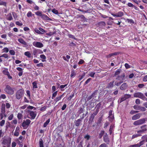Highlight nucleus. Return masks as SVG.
I'll return each mask as SVG.
<instances>
[{"instance_id": "obj_1", "label": "nucleus", "mask_w": 147, "mask_h": 147, "mask_svg": "<svg viewBox=\"0 0 147 147\" xmlns=\"http://www.w3.org/2000/svg\"><path fill=\"white\" fill-rule=\"evenodd\" d=\"M124 76H119L116 78L117 80L115 82V85L116 86H119L123 82L122 80L124 78Z\"/></svg>"}, {"instance_id": "obj_2", "label": "nucleus", "mask_w": 147, "mask_h": 147, "mask_svg": "<svg viewBox=\"0 0 147 147\" xmlns=\"http://www.w3.org/2000/svg\"><path fill=\"white\" fill-rule=\"evenodd\" d=\"M4 90L7 93L9 94H13L14 93L13 88L8 85L6 86Z\"/></svg>"}, {"instance_id": "obj_3", "label": "nucleus", "mask_w": 147, "mask_h": 147, "mask_svg": "<svg viewBox=\"0 0 147 147\" xmlns=\"http://www.w3.org/2000/svg\"><path fill=\"white\" fill-rule=\"evenodd\" d=\"M11 142V139L9 137H7L3 140L2 144L5 145H6L7 147H9Z\"/></svg>"}, {"instance_id": "obj_4", "label": "nucleus", "mask_w": 147, "mask_h": 147, "mask_svg": "<svg viewBox=\"0 0 147 147\" xmlns=\"http://www.w3.org/2000/svg\"><path fill=\"white\" fill-rule=\"evenodd\" d=\"M24 93V90L20 89L17 91L16 93V97L18 99H20L23 96Z\"/></svg>"}, {"instance_id": "obj_5", "label": "nucleus", "mask_w": 147, "mask_h": 147, "mask_svg": "<svg viewBox=\"0 0 147 147\" xmlns=\"http://www.w3.org/2000/svg\"><path fill=\"white\" fill-rule=\"evenodd\" d=\"M134 97L139 98L143 100L145 99V96L144 94L140 92H137L134 93Z\"/></svg>"}, {"instance_id": "obj_6", "label": "nucleus", "mask_w": 147, "mask_h": 147, "mask_svg": "<svg viewBox=\"0 0 147 147\" xmlns=\"http://www.w3.org/2000/svg\"><path fill=\"white\" fill-rule=\"evenodd\" d=\"M147 129H142L140 130L137 131L138 134H135L133 135L132 137V139H134L136 138L138 136H141V134L144 133Z\"/></svg>"}, {"instance_id": "obj_7", "label": "nucleus", "mask_w": 147, "mask_h": 147, "mask_svg": "<svg viewBox=\"0 0 147 147\" xmlns=\"http://www.w3.org/2000/svg\"><path fill=\"white\" fill-rule=\"evenodd\" d=\"M146 121V120L144 118L141 119L134 121V124L136 125H139L144 123Z\"/></svg>"}, {"instance_id": "obj_8", "label": "nucleus", "mask_w": 147, "mask_h": 147, "mask_svg": "<svg viewBox=\"0 0 147 147\" xmlns=\"http://www.w3.org/2000/svg\"><path fill=\"white\" fill-rule=\"evenodd\" d=\"M131 96V95H130L126 94L123 96H122L121 98H119L118 100V102L120 103H121L123 101L130 98Z\"/></svg>"}, {"instance_id": "obj_9", "label": "nucleus", "mask_w": 147, "mask_h": 147, "mask_svg": "<svg viewBox=\"0 0 147 147\" xmlns=\"http://www.w3.org/2000/svg\"><path fill=\"white\" fill-rule=\"evenodd\" d=\"M32 44L35 47L41 48L43 47V45L41 42H39L34 41L33 42Z\"/></svg>"}, {"instance_id": "obj_10", "label": "nucleus", "mask_w": 147, "mask_h": 147, "mask_svg": "<svg viewBox=\"0 0 147 147\" xmlns=\"http://www.w3.org/2000/svg\"><path fill=\"white\" fill-rule=\"evenodd\" d=\"M31 122V121L30 119H27L26 121H23L22 125L24 127H27Z\"/></svg>"}, {"instance_id": "obj_11", "label": "nucleus", "mask_w": 147, "mask_h": 147, "mask_svg": "<svg viewBox=\"0 0 147 147\" xmlns=\"http://www.w3.org/2000/svg\"><path fill=\"white\" fill-rule=\"evenodd\" d=\"M29 112L30 115L31 117V118H30L28 117V118H31L32 119H34L36 115V112L32 111H30Z\"/></svg>"}, {"instance_id": "obj_12", "label": "nucleus", "mask_w": 147, "mask_h": 147, "mask_svg": "<svg viewBox=\"0 0 147 147\" xmlns=\"http://www.w3.org/2000/svg\"><path fill=\"white\" fill-rule=\"evenodd\" d=\"M18 40L19 42L24 45L23 46V47H26L28 46L27 43L25 42L23 39L19 38Z\"/></svg>"}, {"instance_id": "obj_13", "label": "nucleus", "mask_w": 147, "mask_h": 147, "mask_svg": "<svg viewBox=\"0 0 147 147\" xmlns=\"http://www.w3.org/2000/svg\"><path fill=\"white\" fill-rule=\"evenodd\" d=\"M42 53L43 52L40 49H35L33 51V54L34 55H36L38 53Z\"/></svg>"}, {"instance_id": "obj_14", "label": "nucleus", "mask_w": 147, "mask_h": 147, "mask_svg": "<svg viewBox=\"0 0 147 147\" xmlns=\"http://www.w3.org/2000/svg\"><path fill=\"white\" fill-rule=\"evenodd\" d=\"M103 140L107 144H108L109 142V140L107 134L105 133L103 136Z\"/></svg>"}, {"instance_id": "obj_15", "label": "nucleus", "mask_w": 147, "mask_h": 147, "mask_svg": "<svg viewBox=\"0 0 147 147\" xmlns=\"http://www.w3.org/2000/svg\"><path fill=\"white\" fill-rule=\"evenodd\" d=\"M142 114L140 113H138L134 115L132 118V120H136L139 119L140 117Z\"/></svg>"}, {"instance_id": "obj_16", "label": "nucleus", "mask_w": 147, "mask_h": 147, "mask_svg": "<svg viewBox=\"0 0 147 147\" xmlns=\"http://www.w3.org/2000/svg\"><path fill=\"white\" fill-rule=\"evenodd\" d=\"M41 18L43 20H51V18H49L47 15L44 14H42L41 16Z\"/></svg>"}, {"instance_id": "obj_17", "label": "nucleus", "mask_w": 147, "mask_h": 147, "mask_svg": "<svg viewBox=\"0 0 147 147\" xmlns=\"http://www.w3.org/2000/svg\"><path fill=\"white\" fill-rule=\"evenodd\" d=\"M127 87V85L126 83H123L121 85L120 88L121 90H125Z\"/></svg>"}, {"instance_id": "obj_18", "label": "nucleus", "mask_w": 147, "mask_h": 147, "mask_svg": "<svg viewBox=\"0 0 147 147\" xmlns=\"http://www.w3.org/2000/svg\"><path fill=\"white\" fill-rule=\"evenodd\" d=\"M37 82L36 81H35L32 82V84L33 85V90H35V89L38 88L37 85Z\"/></svg>"}, {"instance_id": "obj_19", "label": "nucleus", "mask_w": 147, "mask_h": 147, "mask_svg": "<svg viewBox=\"0 0 147 147\" xmlns=\"http://www.w3.org/2000/svg\"><path fill=\"white\" fill-rule=\"evenodd\" d=\"M82 119H78L76 121V122L75 123V125L77 126H78L80 125V124L82 121Z\"/></svg>"}, {"instance_id": "obj_20", "label": "nucleus", "mask_w": 147, "mask_h": 147, "mask_svg": "<svg viewBox=\"0 0 147 147\" xmlns=\"http://www.w3.org/2000/svg\"><path fill=\"white\" fill-rule=\"evenodd\" d=\"M63 94H62L59 96H58L54 100L56 102H57L59 101L63 97Z\"/></svg>"}, {"instance_id": "obj_21", "label": "nucleus", "mask_w": 147, "mask_h": 147, "mask_svg": "<svg viewBox=\"0 0 147 147\" xmlns=\"http://www.w3.org/2000/svg\"><path fill=\"white\" fill-rule=\"evenodd\" d=\"M24 55L28 58H30L31 57V54L30 52L28 51L24 52Z\"/></svg>"}, {"instance_id": "obj_22", "label": "nucleus", "mask_w": 147, "mask_h": 147, "mask_svg": "<svg viewBox=\"0 0 147 147\" xmlns=\"http://www.w3.org/2000/svg\"><path fill=\"white\" fill-rule=\"evenodd\" d=\"M43 142L42 140L40 138V139L39 143V147H44L43 146Z\"/></svg>"}, {"instance_id": "obj_23", "label": "nucleus", "mask_w": 147, "mask_h": 147, "mask_svg": "<svg viewBox=\"0 0 147 147\" xmlns=\"http://www.w3.org/2000/svg\"><path fill=\"white\" fill-rule=\"evenodd\" d=\"M3 73L4 74L6 75H9V72L8 71V69H6L5 70L3 71Z\"/></svg>"}, {"instance_id": "obj_24", "label": "nucleus", "mask_w": 147, "mask_h": 147, "mask_svg": "<svg viewBox=\"0 0 147 147\" xmlns=\"http://www.w3.org/2000/svg\"><path fill=\"white\" fill-rule=\"evenodd\" d=\"M70 56L69 55H67L66 57L63 56V59L67 62L69 61V59L70 58Z\"/></svg>"}, {"instance_id": "obj_25", "label": "nucleus", "mask_w": 147, "mask_h": 147, "mask_svg": "<svg viewBox=\"0 0 147 147\" xmlns=\"http://www.w3.org/2000/svg\"><path fill=\"white\" fill-rule=\"evenodd\" d=\"M114 81L110 82L108 84L107 87L108 88H112L113 87L114 85L113 83Z\"/></svg>"}, {"instance_id": "obj_26", "label": "nucleus", "mask_w": 147, "mask_h": 147, "mask_svg": "<svg viewBox=\"0 0 147 147\" xmlns=\"http://www.w3.org/2000/svg\"><path fill=\"white\" fill-rule=\"evenodd\" d=\"M95 116L94 115L92 114L90 117V118L89 119V121L91 122L94 119V117Z\"/></svg>"}, {"instance_id": "obj_27", "label": "nucleus", "mask_w": 147, "mask_h": 147, "mask_svg": "<svg viewBox=\"0 0 147 147\" xmlns=\"http://www.w3.org/2000/svg\"><path fill=\"white\" fill-rule=\"evenodd\" d=\"M50 121V119H47V120L44 123V125H43V127H46L47 125L49 123Z\"/></svg>"}, {"instance_id": "obj_28", "label": "nucleus", "mask_w": 147, "mask_h": 147, "mask_svg": "<svg viewBox=\"0 0 147 147\" xmlns=\"http://www.w3.org/2000/svg\"><path fill=\"white\" fill-rule=\"evenodd\" d=\"M19 131V129H16L14 133V135L16 136H18Z\"/></svg>"}, {"instance_id": "obj_29", "label": "nucleus", "mask_w": 147, "mask_h": 147, "mask_svg": "<svg viewBox=\"0 0 147 147\" xmlns=\"http://www.w3.org/2000/svg\"><path fill=\"white\" fill-rule=\"evenodd\" d=\"M23 117V115L20 113H18L17 115V117L18 119H22Z\"/></svg>"}, {"instance_id": "obj_30", "label": "nucleus", "mask_w": 147, "mask_h": 147, "mask_svg": "<svg viewBox=\"0 0 147 147\" xmlns=\"http://www.w3.org/2000/svg\"><path fill=\"white\" fill-rule=\"evenodd\" d=\"M117 17H121L123 15V13L122 11H119L117 13Z\"/></svg>"}, {"instance_id": "obj_31", "label": "nucleus", "mask_w": 147, "mask_h": 147, "mask_svg": "<svg viewBox=\"0 0 147 147\" xmlns=\"http://www.w3.org/2000/svg\"><path fill=\"white\" fill-rule=\"evenodd\" d=\"M13 18L12 17L11 15V13H9L7 15V20L10 21L12 20Z\"/></svg>"}, {"instance_id": "obj_32", "label": "nucleus", "mask_w": 147, "mask_h": 147, "mask_svg": "<svg viewBox=\"0 0 147 147\" xmlns=\"http://www.w3.org/2000/svg\"><path fill=\"white\" fill-rule=\"evenodd\" d=\"M108 118L109 120L111 122L113 121L114 119V116H109Z\"/></svg>"}, {"instance_id": "obj_33", "label": "nucleus", "mask_w": 147, "mask_h": 147, "mask_svg": "<svg viewBox=\"0 0 147 147\" xmlns=\"http://www.w3.org/2000/svg\"><path fill=\"white\" fill-rule=\"evenodd\" d=\"M121 70V69H118L117 70L115 74V76L118 75L120 73Z\"/></svg>"}, {"instance_id": "obj_34", "label": "nucleus", "mask_w": 147, "mask_h": 147, "mask_svg": "<svg viewBox=\"0 0 147 147\" xmlns=\"http://www.w3.org/2000/svg\"><path fill=\"white\" fill-rule=\"evenodd\" d=\"M56 33V32L55 31L53 32H50L49 33H47L46 34L47 35V36H51L55 34Z\"/></svg>"}, {"instance_id": "obj_35", "label": "nucleus", "mask_w": 147, "mask_h": 147, "mask_svg": "<svg viewBox=\"0 0 147 147\" xmlns=\"http://www.w3.org/2000/svg\"><path fill=\"white\" fill-rule=\"evenodd\" d=\"M139 110L142 111H146V109L144 107L140 106Z\"/></svg>"}, {"instance_id": "obj_36", "label": "nucleus", "mask_w": 147, "mask_h": 147, "mask_svg": "<svg viewBox=\"0 0 147 147\" xmlns=\"http://www.w3.org/2000/svg\"><path fill=\"white\" fill-rule=\"evenodd\" d=\"M35 13L36 15H37L38 16H40L41 17V16L42 14V12L40 11H38L36 12Z\"/></svg>"}, {"instance_id": "obj_37", "label": "nucleus", "mask_w": 147, "mask_h": 147, "mask_svg": "<svg viewBox=\"0 0 147 147\" xmlns=\"http://www.w3.org/2000/svg\"><path fill=\"white\" fill-rule=\"evenodd\" d=\"M4 116L5 117H6V115L5 114H3L2 113H0V119L1 120L2 119L3 117Z\"/></svg>"}, {"instance_id": "obj_38", "label": "nucleus", "mask_w": 147, "mask_h": 147, "mask_svg": "<svg viewBox=\"0 0 147 147\" xmlns=\"http://www.w3.org/2000/svg\"><path fill=\"white\" fill-rule=\"evenodd\" d=\"M95 74L94 72H91L89 73V75L92 78H94Z\"/></svg>"}, {"instance_id": "obj_39", "label": "nucleus", "mask_w": 147, "mask_h": 147, "mask_svg": "<svg viewBox=\"0 0 147 147\" xmlns=\"http://www.w3.org/2000/svg\"><path fill=\"white\" fill-rule=\"evenodd\" d=\"M105 132L104 131H102L101 132H100V133L99 134V137L100 138H101L102 136H103V135L104 134H105Z\"/></svg>"}, {"instance_id": "obj_40", "label": "nucleus", "mask_w": 147, "mask_h": 147, "mask_svg": "<svg viewBox=\"0 0 147 147\" xmlns=\"http://www.w3.org/2000/svg\"><path fill=\"white\" fill-rule=\"evenodd\" d=\"M145 140H143L140 141L139 143H138L139 147H140L144 144Z\"/></svg>"}, {"instance_id": "obj_41", "label": "nucleus", "mask_w": 147, "mask_h": 147, "mask_svg": "<svg viewBox=\"0 0 147 147\" xmlns=\"http://www.w3.org/2000/svg\"><path fill=\"white\" fill-rule=\"evenodd\" d=\"M0 5H3L6 6V3L5 2L3 1L0 0Z\"/></svg>"}, {"instance_id": "obj_42", "label": "nucleus", "mask_w": 147, "mask_h": 147, "mask_svg": "<svg viewBox=\"0 0 147 147\" xmlns=\"http://www.w3.org/2000/svg\"><path fill=\"white\" fill-rule=\"evenodd\" d=\"M57 91H56L54 92L52 94V96L51 97V98L52 99H53L54 98L57 96Z\"/></svg>"}, {"instance_id": "obj_43", "label": "nucleus", "mask_w": 147, "mask_h": 147, "mask_svg": "<svg viewBox=\"0 0 147 147\" xmlns=\"http://www.w3.org/2000/svg\"><path fill=\"white\" fill-rule=\"evenodd\" d=\"M34 31L35 32L38 34H42L43 33L41 32L40 30H38L37 29H36L34 30Z\"/></svg>"}, {"instance_id": "obj_44", "label": "nucleus", "mask_w": 147, "mask_h": 147, "mask_svg": "<svg viewBox=\"0 0 147 147\" xmlns=\"http://www.w3.org/2000/svg\"><path fill=\"white\" fill-rule=\"evenodd\" d=\"M52 12L56 14H58V11L54 8L52 10Z\"/></svg>"}, {"instance_id": "obj_45", "label": "nucleus", "mask_w": 147, "mask_h": 147, "mask_svg": "<svg viewBox=\"0 0 147 147\" xmlns=\"http://www.w3.org/2000/svg\"><path fill=\"white\" fill-rule=\"evenodd\" d=\"M32 13L31 11H29L28 12V13L27 14V16L28 17H30L32 16Z\"/></svg>"}, {"instance_id": "obj_46", "label": "nucleus", "mask_w": 147, "mask_h": 147, "mask_svg": "<svg viewBox=\"0 0 147 147\" xmlns=\"http://www.w3.org/2000/svg\"><path fill=\"white\" fill-rule=\"evenodd\" d=\"M74 96V93H73V94H71V95L68 98L67 100H70Z\"/></svg>"}, {"instance_id": "obj_47", "label": "nucleus", "mask_w": 147, "mask_h": 147, "mask_svg": "<svg viewBox=\"0 0 147 147\" xmlns=\"http://www.w3.org/2000/svg\"><path fill=\"white\" fill-rule=\"evenodd\" d=\"M99 24L100 26H105V23L104 22H101L99 23Z\"/></svg>"}, {"instance_id": "obj_48", "label": "nucleus", "mask_w": 147, "mask_h": 147, "mask_svg": "<svg viewBox=\"0 0 147 147\" xmlns=\"http://www.w3.org/2000/svg\"><path fill=\"white\" fill-rule=\"evenodd\" d=\"M9 52L10 54L11 55H15V51L13 50H10L9 51Z\"/></svg>"}, {"instance_id": "obj_49", "label": "nucleus", "mask_w": 147, "mask_h": 147, "mask_svg": "<svg viewBox=\"0 0 147 147\" xmlns=\"http://www.w3.org/2000/svg\"><path fill=\"white\" fill-rule=\"evenodd\" d=\"M76 75V73L74 70H72L71 71V74L70 75L71 77H72L74 76H75Z\"/></svg>"}, {"instance_id": "obj_50", "label": "nucleus", "mask_w": 147, "mask_h": 147, "mask_svg": "<svg viewBox=\"0 0 147 147\" xmlns=\"http://www.w3.org/2000/svg\"><path fill=\"white\" fill-rule=\"evenodd\" d=\"M139 112V111H137L132 110L130 112V113L131 114H134L137 113Z\"/></svg>"}, {"instance_id": "obj_51", "label": "nucleus", "mask_w": 147, "mask_h": 147, "mask_svg": "<svg viewBox=\"0 0 147 147\" xmlns=\"http://www.w3.org/2000/svg\"><path fill=\"white\" fill-rule=\"evenodd\" d=\"M5 104H3L2 105L1 110V111H5Z\"/></svg>"}, {"instance_id": "obj_52", "label": "nucleus", "mask_w": 147, "mask_h": 147, "mask_svg": "<svg viewBox=\"0 0 147 147\" xmlns=\"http://www.w3.org/2000/svg\"><path fill=\"white\" fill-rule=\"evenodd\" d=\"M13 117V114H11L9 116L8 119L9 120H11Z\"/></svg>"}, {"instance_id": "obj_53", "label": "nucleus", "mask_w": 147, "mask_h": 147, "mask_svg": "<svg viewBox=\"0 0 147 147\" xmlns=\"http://www.w3.org/2000/svg\"><path fill=\"white\" fill-rule=\"evenodd\" d=\"M128 147H140L138 144L134 145H131Z\"/></svg>"}, {"instance_id": "obj_54", "label": "nucleus", "mask_w": 147, "mask_h": 147, "mask_svg": "<svg viewBox=\"0 0 147 147\" xmlns=\"http://www.w3.org/2000/svg\"><path fill=\"white\" fill-rule=\"evenodd\" d=\"M99 147H108L107 145L105 143H103L100 144Z\"/></svg>"}, {"instance_id": "obj_55", "label": "nucleus", "mask_w": 147, "mask_h": 147, "mask_svg": "<svg viewBox=\"0 0 147 147\" xmlns=\"http://www.w3.org/2000/svg\"><path fill=\"white\" fill-rule=\"evenodd\" d=\"M27 105H26L21 106L20 107V109H24L27 107Z\"/></svg>"}, {"instance_id": "obj_56", "label": "nucleus", "mask_w": 147, "mask_h": 147, "mask_svg": "<svg viewBox=\"0 0 147 147\" xmlns=\"http://www.w3.org/2000/svg\"><path fill=\"white\" fill-rule=\"evenodd\" d=\"M136 4L138 5L139 3L141 2L140 1L138 0H132Z\"/></svg>"}, {"instance_id": "obj_57", "label": "nucleus", "mask_w": 147, "mask_h": 147, "mask_svg": "<svg viewBox=\"0 0 147 147\" xmlns=\"http://www.w3.org/2000/svg\"><path fill=\"white\" fill-rule=\"evenodd\" d=\"M1 57H4L5 58H7L8 57V55L6 54H3L1 56Z\"/></svg>"}, {"instance_id": "obj_58", "label": "nucleus", "mask_w": 147, "mask_h": 147, "mask_svg": "<svg viewBox=\"0 0 147 147\" xmlns=\"http://www.w3.org/2000/svg\"><path fill=\"white\" fill-rule=\"evenodd\" d=\"M5 123V120H2L0 123V125L1 126H3L4 124Z\"/></svg>"}, {"instance_id": "obj_59", "label": "nucleus", "mask_w": 147, "mask_h": 147, "mask_svg": "<svg viewBox=\"0 0 147 147\" xmlns=\"http://www.w3.org/2000/svg\"><path fill=\"white\" fill-rule=\"evenodd\" d=\"M40 57L42 59H46V57L44 55L42 54L40 55Z\"/></svg>"}, {"instance_id": "obj_60", "label": "nucleus", "mask_w": 147, "mask_h": 147, "mask_svg": "<svg viewBox=\"0 0 147 147\" xmlns=\"http://www.w3.org/2000/svg\"><path fill=\"white\" fill-rule=\"evenodd\" d=\"M109 116H114L113 113V111L112 110H110L109 112Z\"/></svg>"}, {"instance_id": "obj_61", "label": "nucleus", "mask_w": 147, "mask_h": 147, "mask_svg": "<svg viewBox=\"0 0 147 147\" xmlns=\"http://www.w3.org/2000/svg\"><path fill=\"white\" fill-rule=\"evenodd\" d=\"M84 62V61L83 59H80L78 63V64H83Z\"/></svg>"}, {"instance_id": "obj_62", "label": "nucleus", "mask_w": 147, "mask_h": 147, "mask_svg": "<svg viewBox=\"0 0 147 147\" xmlns=\"http://www.w3.org/2000/svg\"><path fill=\"white\" fill-rule=\"evenodd\" d=\"M16 24L17 25L19 26H22L23 25V24L22 22H20L18 21L16 22Z\"/></svg>"}, {"instance_id": "obj_63", "label": "nucleus", "mask_w": 147, "mask_h": 147, "mask_svg": "<svg viewBox=\"0 0 147 147\" xmlns=\"http://www.w3.org/2000/svg\"><path fill=\"white\" fill-rule=\"evenodd\" d=\"M142 139H144L146 140V142H147V135L142 136Z\"/></svg>"}, {"instance_id": "obj_64", "label": "nucleus", "mask_w": 147, "mask_h": 147, "mask_svg": "<svg viewBox=\"0 0 147 147\" xmlns=\"http://www.w3.org/2000/svg\"><path fill=\"white\" fill-rule=\"evenodd\" d=\"M3 50L5 52L7 53L9 51V49L7 47H5L3 48Z\"/></svg>"}]
</instances>
